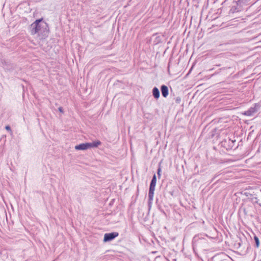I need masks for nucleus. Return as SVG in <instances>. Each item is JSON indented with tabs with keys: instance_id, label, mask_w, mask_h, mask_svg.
<instances>
[{
	"instance_id": "5",
	"label": "nucleus",
	"mask_w": 261,
	"mask_h": 261,
	"mask_svg": "<svg viewBox=\"0 0 261 261\" xmlns=\"http://www.w3.org/2000/svg\"><path fill=\"white\" fill-rule=\"evenodd\" d=\"M258 105L257 104H255L253 107H251L247 111H245L243 113L244 115H246L248 116H251L255 113L258 110Z\"/></svg>"
},
{
	"instance_id": "14",
	"label": "nucleus",
	"mask_w": 261,
	"mask_h": 261,
	"mask_svg": "<svg viewBox=\"0 0 261 261\" xmlns=\"http://www.w3.org/2000/svg\"><path fill=\"white\" fill-rule=\"evenodd\" d=\"M6 129L7 130H11V128H10V127L9 126H8V125L6 126Z\"/></svg>"
},
{
	"instance_id": "7",
	"label": "nucleus",
	"mask_w": 261,
	"mask_h": 261,
	"mask_svg": "<svg viewBox=\"0 0 261 261\" xmlns=\"http://www.w3.org/2000/svg\"><path fill=\"white\" fill-rule=\"evenodd\" d=\"M152 94L154 97L158 99L160 97V91L156 87H154L152 89Z\"/></svg>"
},
{
	"instance_id": "10",
	"label": "nucleus",
	"mask_w": 261,
	"mask_h": 261,
	"mask_svg": "<svg viewBox=\"0 0 261 261\" xmlns=\"http://www.w3.org/2000/svg\"><path fill=\"white\" fill-rule=\"evenodd\" d=\"M254 240L255 241V246L257 248H258L259 246V239L258 238V237L256 236H254Z\"/></svg>"
},
{
	"instance_id": "12",
	"label": "nucleus",
	"mask_w": 261,
	"mask_h": 261,
	"mask_svg": "<svg viewBox=\"0 0 261 261\" xmlns=\"http://www.w3.org/2000/svg\"><path fill=\"white\" fill-rule=\"evenodd\" d=\"M161 169L160 168H159L158 169V174L159 176L161 175Z\"/></svg>"
},
{
	"instance_id": "3",
	"label": "nucleus",
	"mask_w": 261,
	"mask_h": 261,
	"mask_svg": "<svg viewBox=\"0 0 261 261\" xmlns=\"http://www.w3.org/2000/svg\"><path fill=\"white\" fill-rule=\"evenodd\" d=\"M206 236L211 239H217L219 237L217 229H206Z\"/></svg>"
},
{
	"instance_id": "2",
	"label": "nucleus",
	"mask_w": 261,
	"mask_h": 261,
	"mask_svg": "<svg viewBox=\"0 0 261 261\" xmlns=\"http://www.w3.org/2000/svg\"><path fill=\"white\" fill-rule=\"evenodd\" d=\"M101 142L99 141H95L91 143H86L80 144L75 146L76 150H86L88 148L97 147L100 145Z\"/></svg>"
},
{
	"instance_id": "9",
	"label": "nucleus",
	"mask_w": 261,
	"mask_h": 261,
	"mask_svg": "<svg viewBox=\"0 0 261 261\" xmlns=\"http://www.w3.org/2000/svg\"><path fill=\"white\" fill-rule=\"evenodd\" d=\"M156 176L154 174L153 176V177L151 179V182H150V185L151 186H155L156 185Z\"/></svg>"
},
{
	"instance_id": "8",
	"label": "nucleus",
	"mask_w": 261,
	"mask_h": 261,
	"mask_svg": "<svg viewBox=\"0 0 261 261\" xmlns=\"http://www.w3.org/2000/svg\"><path fill=\"white\" fill-rule=\"evenodd\" d=\"M153 196H154V192H151L149 191L148 193V200H149V203H151L153 200Z\"/></svg>"
},
{
	"instance_id": "11",
	"label": "nucleus",
	"mask_w": 261,
	"mask_h": 261,
	"mask_svg": "<svg viewBox=\"0 0 261 261\" xmlns=\"http://www.w3.org/2000/svg\"><path fill=\"white\" fill-rule=\"evenodd\" d=\"M155 186H153L150 185L149 191L151 192H154V190H155Z\"/></svg>"
},
{
	"instance_id": "1",
	"label": "nucleus",
	"mask_w": 261,
	"mask_h": 261,
	"mask_svg": "<svg viewBox=\"0 0 261 261\" xmlns=\"http://www.w3.org/2000/svg\"><path fill=\"white\" fill-rule=\"evenodd\" d=\"M30 29L31 34H37L40 37V39H42L47 36V25L42 20V19L36 20L31 25Z\"/></svg>"
},
{
	"instance_id": "4",
	"label": "nucleus",
	"mask_w": 261,
	"mask_h": 261,
	"mask_svg": "<svg viewBox=\"0 0 261 261\" xmlns=\"http://www.w3.org/2000/svg\"><path fill=\"white\" fill-rule=\"evenodd\" d=\"M118 236L117 232H113L111 233H105L104 236L103 241L107 242L112 241Z\"/></svg>"
},
{
	"instance_id": "6",
	"label": "nucleus",
	"mask_w": 261,
	"mask_h": 261,
	"mask_svg": "<svg viewBox=\"0 0 261 261\" xmlns=\"http://www.w3.org/2000/svg\"><path fill=\"white\" fill-rule=\"evenodd\" d=\"M162 94L163 97H166L168 95V89L165 85H162L161 88Z\"/></svg>"
},
{
	"instance_id": "13",
	"label": "nucleus",
	"mask_w": 261,
	"mask_h": 261,
	"mask_svg": "<svg viewBox=\"0 0 261 261\" xmlns=\"http://www.w3.org/2000/svg\"><path fill=\"white\" fill-rule=\"evenodd\" d=\"M59 111L61 112V113H63V108L62 107H59Z\"/></svg>"
}]
</instances>
